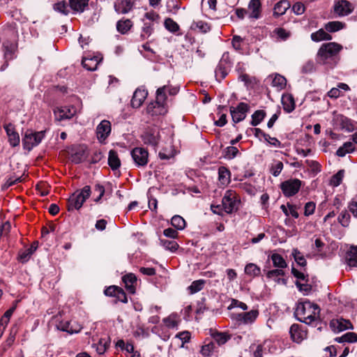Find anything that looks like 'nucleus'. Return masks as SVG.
I'll use <instances>...</instances> for the list:
<instances>
[{"label": "nucleus", "instance_id": "f257e3e1", "mask_svg": "<svg viewBox=\"0 0 357 357\" xmlns=\"http://www.w3.org/2000/svg\"><path fill=\"white\" fill-rule=\"evenodd\" d=\"M319 311L317 305L306 300L298 303L295 314L300 321L310 324L317 319Z\"/></svg>", "mask_w": 357, "mask_h": 357}, {"label": "nucleus", "instance_id": "f03ea898", "mask_svg": "<svg viewBox=\"0 0 357 357\" xmlns=\"http://www.w3.org/2000/svg\"><path fill=\"white\" fill-rule=\"evenodd\" d=\"M342 49V46L336 43H324L318 50L317 61L321 64L328 63L334 60Z\"/></svg>", "mask_w": 357, "mask_h": 357}, {"label": "nucleus", "instance_id": "7ed1b4c3", "mask_svg": "<svg viewBox=\"0 0 357 357\" xmlns=\"http://www.w3.org/2000/svg\"><path fill=\"white\" fill-rule=\"evenodd\" d=\"M90 195L91 188L89 185H85L82 189L76 190L68 200V210H79L86 199L90 197Z\"/></svg>", "mask_w": 357, "mask_h": 357}, {"label": "nucleus", "instance_id": "20e7f679", "mask_svg": "<svg viewBox=\"0 0 357 357\" xmlns=\"http://www.w3.org/2000/svg\"><path fill=\"white\" fill-rule=\"evenodd\" d=\"M167 89H169L167 86H163L157 89L156 100L153 107V109L151 105H149L148 107V112L149 113H151L153 115H161L167 112L165 104L167 98Z\"/></svg>", "mask_w": 357, "mask_h": 357}, {"label": "nucleus", "instance_id": "39448f33", "mask_svg": "<svg viewBox=\"0 0 357 357\" xmlns=\"http://www.w3.org/2000/svg\"><path fill=\"white\" fill-rule=\"evenodd\" d=\"M44 137V131L33 132L32 130H27L24 136V149L31 151L41 142Z\"/></svg>", "mask_w": 357, "mask_h": 357}, {"label": "nucleus", "instance_id": "423d86ee", "mask_svg": "<svg viewBox=\"0 0 357 357\" xmlns=\"http://www.w3.org/2000/svg\"><path fill=\"white\" fill-rule=\"evenodd\" d=\"M222 203L225 212L231 213L234 211L237 210L239 201L234 191L227 190L222 198Z\"/></svg>", "mask_w": 357, "mask_h": 357}, {"label": "nucleus", "instance_id": "0eeeda50", "mask_svg": "<svg viewBox=\"0 0 357 357\" xmlns=\"http://www.w3.org/2000/svg\"><path fill=\"white\" fill-rule=\"evenodd\" d=\"M142 140L146 145L155 147L160 140V132L157 127L148 128L141 136Z\"/></svg>", "mask_w": 357, "mask_h": 357}, {"label": "nucleus", "instance_id": "6e6552de", "mask_svg": "<svg viewBox=\"0 0 357 357\" xmlns=\"http://www.w3.org/2000/svg\"><path fill=\"white\" fill-rule=\"evenodd\" d=\"M301 186V181L298 178H292L281 183V190L286 197H291L296 195Z\"/></svg>", "mask_w": 357, "mask_h": 357}, {"label": "nucleus", "instance_id": "1a4fd4ad", "mask_svg": "<svg viewBox=\"0 0 357 357\" xmlns=\"http://www.w3.org/2000/svg\"><path fill=\"white\" fill-rule=\"evenodd\" d=\"M249 109L250 107L245 102H240L236 107H230L229 111L232 121L236 123L243 121L245 119Z\"/></svg>", "mask_w": 357, "mask_h": 357}, {"label": "nucleus", "instance_id": "9d476101", "mask_svg": "<svg viewBox=\"0 0 357 357\" xmlns=\"http://www.w3.org/2000/svg\"><path fill=\"white\" fill-rule=\"evenodd\" d=\"M131 156L137 167H144L148 162L149 153L144 148L133 149L131 151Z\"/></svg>", "mask_w": 357, "mask_h": 357}, {"label": "nucleus", "instance_id": "9b49d317", "mask_svg": "<svg viewBox=\"0 0 357 357\" xmlns=\"http://www.w3.org/2000/svg\"><path fill=\"white\" fill-rule=\"evenodd\" d=\"M111 123L107 120H102L96 128V135L100 142H104L111 132Z\"/></svg>", "mask_w": 357, "mask_h": 357}, {"label": "nucleus", "instance_id": "f8f14e48", "mask_svg": "<svg viewBox=\"0 0 357 357\" xmlns=\"http://www.w3.org/2000/svg\"><path fill=\"white\" fill-rule=\"evenodd\" d=\"M354 10L352 4L347 0H337L334 5V11L340 16L350 14Z\"/></svg>", "mask_w": 357, "mask_h": 357}, {"label": "nucleus", "instance_id": "ddd939ff", "mask_svg": "<svg viewBox=\"0 0 357 357\" xmlns=\"http://www.w3.org/2000/svg\"><path fill=\"white\" fill-rule=\"evenodd\" d=\"M330 327L334 332H341L347 329H352L353 325L348 319L339 318L333 319L330 322Z\"/></svg>", "mask_w": 357, "mask_h": 357}, {"label": "nucleus", "instance_id": "4468645a", "mask_svg": "<svg viewBox=\"0 0 357 357\" xmlns=\"http://www.w3.org/2000/svg\"><path fill=\"white\" fill-rule=\"evenodd\" d=\"M334 121L336 126H339L341 130L351 132L355 129V126L351 121L343 115H336L334 118Z\"/></svg>", "mask_w": 357, "mask_h": 357}, {"label": "nucleus", "instance_id": "2eb2a0df", "mask_svg": "<svg viewBox=\"0 0 357 357\" xmlns=\"http://www.w3.org/2000/svg\"><path fill=\"white\" fill-rule=\"evenodd\" d=\"M135 1V0H116L114 3L115 11L121 14L128 13L132 9Z\"/></svg>", "mask_w": 357, "mask_h": 357}, {"label": "nucleus", "instance_id": "dca6fc26", "mask_svg": "<svg viewBox=\"0 0 357 357\" xmlns=\"http://www.w3.org/2000/svg\"><path fill=\"white\" fill-rule=\"evenodd\" d=\"M76 112L74 107H63L54 110L55 119L57 121L69 119L72 118Z\"/></svg>", "mask_w": 357, "mask_h": 357}, {"label": "nucleus", "instance_id": "f3484780", "mask_svg": "<svg viewBox=\"0 0 357 357\" xmlns=\"http://www.w3.org/2000/svg\"><path fill=\"white\" fill-rule=\"evenodd\" d=\"M289 333L292 340L297 343L301 342L307 336L306 332L302 328L301 326L296 324L290 327Z\"/></svg>", "mask_w": 357, "mask_h": 357}, {"label": "nucleus", "instance_id": "a211bd4d", "mask_svg": "<svg viewBox=\"0 0 357 357\" xmlns=\"http://www.w3.org/2000/svg\"><path fill=\"white\" fill-rule=\"evenodd\" d=\"M147 95L148 92L145 89L141 88L137 89L131 100L132 107L134 108L139 107L147 97Z\"/></svg>", "mask_w": 357, "mask_h": 357}, {"label": "nucleus", "instance_id": "6ab92c4d", "mask_svg": "<svg viewBox=\"0 0 357 357\" xmlns=\"http://www.w3.org/2000/svg\"><path fill=\"white\" fill-rule=\"evenodd\" d=\"M259 315L257 310H252L248 312L239 313L237 315V320L245 324L253 323Z\"/></svg>", "mask_w": 357, "mask_h": 357}, {"label": "nucleus", "instance_id": "aec40b11", "mask_svg": "<svg viewBox=\"0 0 357 357\" xmlns=\"http://www.w3.org/2000/svg\"><path fill=\"white\" fill-rule=\"evenodd\" d=\"M226 60L224 57L218 63L215 70V77L218 82H220L227 75Z\"/></svg>", "mask_w": 357, "mask_h": 357}, {"label": "nucleus", "instance_id": "412c9836", "mask_svg": "<svg viewBox=\"0 0 357 357\" xmlns=\"http://www.w3.org/2000/svg\"><path fill=\"white\" fill-rule=\"evenodd\" d=\"M345 261L349 267L357 266V245L351 246L345 256Z\"/></svg>", "mask_w": 357, "mask_h": 357}, {"label": "nucleus", "instance_id": "4be33fe9", "mask_svg": "<svg viewBox=\"0 0 357 357\" xmlns=\"http://www.w3.org/2000/svg\"><path fill=\"white\" fill-rule=\"evenodd\" d=\"M290 6V3L288 1L280 0L274 6L273 16L278 17L284 15Z\"/></svg>", "mask_w": 357, "mask_h": 357}, {"label": "nucleus", "instance_id": "5701e85b", "mask_svg": "<svg viewBox=\"0 0 357 357\" xmlns=\"http://www.w3.org/2000/svg\"><path fill=\"white\" fill-rule=\"evenodd\" d=\"M110 344V338H100L98 343H93L92 347L96 349V352L99 355H102L105 353Z\"/></svg>", "mask_w": 357, "mask_h": 357}, {"label": "nucleus", "instance_id": "b1692460", "mask_svg": "<svg viewBox=\"0 0 357 357\" xmlns=\"http://www.w3.org/2000/svg\"><path fill=\"white\" fill-rule=\"evenodd\" d=\"M89 0H69L70 8L75 12L83 13L89 6Z\"/></svg>", "mask_w": 357, "mask_h": 357}, {"label": "nucleus", "instance_id": "393cba45", "mask_svg": "<svg viewBox=\"0 0 357 357\" xmlns=\"http://www.w3.org/2000/svg\"><path fill=\"white\" fill-rule=\"evenodd\" d=\"M248 10L250 11V17L258 19L261 13L260 0H251L248 6Z\"/></svg>", "mask_w": 357, "mask_h": 357}, {"label": "nucleus", "instance_id": "a878e982", "mask_svg": "<svg viewBox=\"0 0 357 357\" xmlns=\"http://www.w3.org/2000/svg\"><path fill=\"white\" fill-rule=\"evenodd\" d=\"M282 103L284 111L288 113L291 112L295 109L294 99V97L290 94L282 96Z\"/></svg>", "mask_w": 357, "mask_h": 357}, {"label": "nucleus", "instance_id": "bb28decb", "mask_svg": "<svg viewBox=\"0 0 357 357\" xmlns=\"http://www.w3.org/2000/svg\"><path fill=\"white\" fill-rule=\"evenodd\" d=\"M100 61V59L98 56H93L92 58L84 57L82 64L84 68L89 70H95Z\"/></svg>", "mask_w": 357, "mask_h": 357}, {"label": "nucleus", "instance_id": "cd10ccee", "mask_svg": "<svg viewBox=\"0 0 357 357\" xmlns=\"http://www.w3.org/2000/svg\"><path fill=\"white\" fill-rule=\"evenodd\" d=\"M123 282L125 283L126 287L131 293L135 292V284L137 283V278L133 273L126 274L123 277Z\"/></svg>", "mask_w": 357, "mask_h": 357}, {"label": "nucleus", "instance_id": "c85d7f7f", "mask_svg": "<svg viewBox=\"0 0 357 357\" xmlns=\"http://www.w3.org/2000/svg\"><path fill=\"white\" fill-rule=\"evenodd\" d=\"M108 165L113 170L117 169L121 166V161L118 154L114 150H110L109 152Z\"/></svg>", "mask_w": 357, "mask_h": 357}, {"label": "nucleus", "instance_id": "c756f323", "mask_svg": "<svg viewBox=\"0 0 357 357\" xmlns=\"http://www.w3.org/2000/svg\"><path fill=\"white\" fill-rule=\"evenodd\" d=\"M56 328L59 331L67 332L70 334L74 333H77L79 332L81 329V328L79 326L77 328H74L73 327L72 324L69 321H61L56 325Z\"/></svg>", "mask_w": 357, "mask_h": 357}, {"label": "nucleus", "instance_id": "7c9ffc66", "mask_svg": "<svg viewBox=\"0 0 357 357\" xmlns=\"http://www.w3.org/2000/svg\"><path fill=\"white\" fill-rule=\"evenodd\" d=\"M355 150V145L353 142H345L340 146L336 152L337 155L339 157H344L347 153L353 152Z\"/></svg>", "mask_w": 357, "mask_h": 357}, {"label": "nucleus", "instance_id": "2f4dec72", "mask_svg": "<svg viewBox=\"0 0 357 357\" xmlns=\"http://www.w3.org/2000/svg\"><path fill=\"white\" fill-rule=\"evenodd\" d=\"M271 259L275 267L282 269L287 266V264L282 255L278 253H273L271 255Z\"/></svg>", "mask_w": 357, "mask_h": 357}, {"label": "nucleus", "instance_id": "473e14b6", "mask_svg": "<svg viewBox=\"0 0 357 357\" xmlns=\"http://www.w3.org/2000/svg\"><path fill=\"white\" fill-rule=\"evenodd\" d=\"M311 39L315 42H319L324 40H330L332 39V36L326 32L324 29H321L311 34Z\"/></svg>", "mask_w": 357, "mask_h": 357}, {"label": "nucleus", "instance_id": "72a5a7b5", "mask_svg": "<svg viewBox=\"0 0 357 357\" xmlns=\"http://www.w3.org/2000/svg\"><path fill=\"white\" fill-rule=\"evenodd\" d=\"M4 56L6 61L11 60L14 58L16 50V45L9 43H3Z\"/></svg>", "mask_w": 357, "mask_h": 357}, {"label": "nucleus", "instance_id": "f704fd0d", "mask_svg": "<svg viewBox=\"0 0 357 357\" xmlns=\"http://www.w3.org/2000/svg\"><path fill=\"white\" fill-rule=\"evenodd\" d=\"M335 341L337 342H349L354 343L357 342V334L352 332H349L341 337H336Z\"/></svg>", "mask_w": 357, "mask_h": 357}, {"label": "nucleus", "instance_id": "c9c22d12", "mask_svg": "<svg viewBox=\"0 0 357 357\" xmlns=\"http://www.w3.org/2000/svg\"><path fill=\"white\" fill-rule=\"evenodd\" d=\"M213 340L219 345L225 344L229 339L230 336L226 333L215 332L212 334Z\"/></svg>", "mask_w": 357, "mask_h": 357}, {"label": "nucleus", "instance_id": "e433bc0d", "mask_svg": "<svg viewBox=\"0 0 357 357\" xmlns=\"http://www.w3.org/2000/svg\"><path fill=\"white\" fill-rule=\"evenodd\" d=\"M132 26L130 20H119L116 24V29L122 34L126 33Z\"/></svg>", "mask_w": 357, "mask_h": 357}, {"label": "nucleus", "instance_id": "4c0bfd02", "mask_svg": "<svg viewBox=\"0 0 357 357\" xmlns=\"http://www.w3.org/2000/svg\"><path fill=\"white\" fill-rule=\"evenodd\" d=\"M153 22H144L140 34L142 40L148 38L153 32Z\"/></svg>", "mask_w": 357, "mask_h": 357}, {"label": "nucleus", "instance_id": "58836bf2", "mask_svg": "<svg viewBox=\"0 0 357 357\" xmlns=\"http://www.w3.org/2000/svg\"><path fill=\"white\" fill-rule=\"evenodd\" d=\"M266 116V112L264 110H257L252 115V121L250 124L252 126L259 125Z\"/></svg>", "mask_w": 357, "mask_h": 357}, {"label": "nucleus", "instance_id": "ea45409f", "mask_svg": "<svg viewBox=\"0 0 357 357\" xmlns=\"http://www.w3.org/2000/svg\"><path fill=\"white\" fill-rule=\"evenodd\" d=\"M344 26V24L338 21L329 22L325 25V29L329 32H335L341 30Z\"/></svg>", "mask_w": 357, "mask_h": 357}, {"label": "nucleus", "instance_id": "a19ab883", "mask_svg": "<svg viewBox=\"0 0 357 357\" xmlns=\"http://www.w3.org/2000/svg\"><path fill=\"white\" fill-rule=\"evenodd\" d=\"M219 181L222 183H228L230 179V172L225 167H220L218 169Z\"/></svg>", "mask_w": 357, "mask_h": 357}, {"label": "nucleus", "instance_id": "79ce46f5", "mask_svg": "<svg viewBox=\"0 0 357 357\" xmlns=\"http://www.w3.org/2000/svg\"><path fill=\"white\" fill-rule=\"evenodd\" d=\"M172 225L177 229L182 230L185 227V220L180 215H174L171 220Z\"/></svg>", "mask_w": 357, "mask_h": 357}, {"label": "nucleus", "instance_id": "37998d69", "mask_svg": "<svg viewBox=\"0 0 357 357\" xmlns=\"http://www.w3.org/2000/svg\"><path fill=\"white\" fill-rule=\"evenodd\" d=\"M245 273L251 276H258L261 273V269L255 264H248L245 267Z\"/></svg>", "mask_w": 357, "mask_h": 357}, {"label": "nucleus", "instance_id": "c03bdc74", "mask_svg": "<svg viewBox=\"0 0 357 357\" xmlns=\"http://www.w3.org/2000/svg\"><path fill=\"white\" fill-rule=\"evenodd\" d=\"M273 33L277 36L278 39H280L282 40H286L291 36L290 31H288L281 27L275 29L273 31Z\"/></svg>", "mask_w": 357, "mask_h": 357}, {"label": "nucleus", "instance_id": "a18cd8bd", "mask_svg": "<svg viewBox=\"0 0 357 357\" xmlns=\"http://www.w3.org/2000/svg\"><path fill=\"white\" fill-rule=\"evenodd\" d=\"M160 243L167 250L174 252L178 248V243L174 240L160 239Z\"/></svg>", "mask_w": 357, "mask_h": 357}, {"label": "nucleus", "instance_id": "49530a36", "mask_svg": "<svg viewBox=\"0 0 357 357\" xmlns=\"http://www.w3.org/2000/svg\"><path fill=\"white\" fill-rule=\"evenodd\" d=\"M54 10L61 13L65 15L69 13V9L68 5L65 1H59L54 5Z\"/></svg>", "mask_w": 357, "mask_h": 357}, {"label": "nucleus", "instance_id": "de8ad7c7", "mask_svg": "<svg viewBox=\"0 0 357 357\" xmlns=\"http://www.w3.org/2000/svg\"><path fill=\"white\" fill-rule=\"evenodd\" d=\"M287 80L284 76L280 75H275L272 80V84L273 86H277L280 89L284 88L286 86Z\"/></svg>", "mask_w": 357, "mask_h": 357}, {"label": "nucleus", "instance_id": "09e8293b", "mask_svg": "<svg viewBox=\"0 0 357 357\" xmlns=\"http://www.w3.org/2000/svg\"><path fill=\"white\" fill-rule=\"evenodd\" d=\"M191 27L194 29H197L199 31L202 33H207L210 30V26H208V24L203 21L193 22Z\"/></svg>", "mask_w": 357, "mask_h": 357}, {"label": "nucleus", "instance_id": "8fccbe9b", "mask_svg": "<svg viewBox=\"0 0 357 357\" xmlns=\"http://www.w3.org/2000/svg\"><path fill=\"white\" fill-rule=\"evenodd\" d=\"M343 176L344 170H340L331 177L330 184L334 187L338 186L341 183Z\"/></svg>", "mask_w": 357, "mask_h": 357}, {"label": "nucleus", "instance_id": "3c124183", "mask_svg": "<svg viewBox=\"0 0 357 357\" xmlns=\"http://www.w3.org/2000/svg\"><path fill=\"white\" fill-rule=\"evenodd\" d=\"M204 281L202 280H195L192 282L189 287V289L191 294H195L202 290L204 287Z\"/></svg>", "mask_w": 357, "mask_h": 357}, {"label": "nucleus", "instance_id": "603ef678", "mask_svg": "<svg viewBox=\"0 0 357 357\" xmlns=\"http://www.w3.org/2000/svg\"><path fill=\"white\" fill-rule=\"evenodd\" d=\"M165 28L171 32L175 33L179 29L178 24L171 18H167L165 21Z\"/></svg>", "mask_w": 357, "mask_h": 357}, {"label": "nucleus", "instance_id": "864d4df0", "mask_svg": "<svg viewBox=\"0 0 357 357\" xmlns=\"http://www.w3.org/2000/svg\"><path fill=\"white\" fill-rule=\"evenodd\" d=\"M292 255L294 257L295 261L297 264L301 266H305L307 264V261L305 257L301 255V253L297 250L294 249L292 252Z\"/></svg>", "mask_w": 357, "mask_h": 357}, {"label": "nucleus", "instance_id": "5fc2aeb1", "mask_svg": "<svg viewBox=\"0 0 357 357\" xmlns=\"http://www.w3.org/2000/svg\"><path fill=\"white\" fill-rule=\"evenodd\" d=\"M266 275L268 278L274 279L275 280L279 276L284 275V272L282 269L275 268L271 271H268Z\"/></svg>", "mask_w": 357, "mask_h": 357}, {"label": "nucleus", "instance_id": "6e6d98bb", "mask_svg": "<svg viewBox=\"0 0 357 357\" xmlns=\"http://www.w3.org/2000/svg\"><path fill=\"white\" fill-rule=\"evenodd\" d=\"M349 219L350 215L347 211H342L338 216V221L343 227L349 225Z\"/></svg>", "mask_w": 357, "mask_h": 357}, {"label": "nucleus", "instance_id": "4d7b16f0", "mask_svg": "<svg viewBox=\"0 0 357 357\" xmlns=\"http://www.w3.org/2000/svg\"><path fill=\"white\" fill-rule=\"evenodd\" d=\"M38 245V241H33L30 248L24 250V261L27 260L30 257V256L36 250Z\"/></svg>", "mask_w": 357, "mask_h": 357}, {"label": "nucleus", "instance_id": "13d9d810", "mask_svg": "<svg viewBox=\"0 0 357 357\" xmlns=\"http://www.w3.org/2000/svg\"><path fill=\"white\" fill-rule=\"evenodd\" d=\"M215 349V344L210 342L202 347L201 353L204 356H209Z\"/></svg>", "mask_w": 357, "mask_h": 357}, {"label": "nucleus", "instance_id": "bf43d9fd", "mask_svg": "<svg viewBox=\"0 0 357 357\" xmlns=\"http://www.w3.org/2000/svg\"><path fill=\"white\" fill-rule=\"evenodd\" d=\"M238 153V150L236 147L231 146L226 149L225 158L228 159L234 158Z\"/></svg>", "mask_w": 357, "mask_h": 357}, {"label": "nucleus", "instance_id": "052dcab7", "mask_svg": "<svg viewBox=\"0 0 357 357\" xmlns=\"http://www.w3.org/2000/svg\"><path fill=\"white\" fill-rule=\"evenodd\" d=\"M283 169V163L278 161L271 167V172L274 176H278Z\"/></svg>", "mask_w": 357, "mask_h": 357}, {"label": "nucleus", "instance_id": "680f3d73", "mask_svg": "<svg viewBox=\"0 0 357 357\" xmlns=\"http://www.w3.org/2000/svg\"><path fill=\"white\" fill-rule=\"evenodd\" d=\"M296 286L298 289L299 291L304 292L305 294H308L312 289V287L310 284L307 283H301L299 281H296L295 283Z\"/></svg>", "mask_w": 357, "mask_h": 357}, {"label": "nucleus", "instance_id": "e2e57ef3", "mask_svg": "<svg viewBox=\"0 0 357 357\" xmlns=\"http://www.w3.org/2000/svg\"><path fill=\"white\" fill-rule=\"evenodd\" d=\"M264 138L267 142H268L272 146L278 148L281 147L282 144L277 138L272 137L268 134H264Z\"/></svg>", "mask_w": 357, "mask_h": 357}, {"label": "nucleus", "instance_id": "0e129e2a", "mask_svg": "<svg viewBox=\"0 0 357 357\" xmlns=\"http://www.w3.org/2000/svg\"><path fill=\"white\" fill-rule=\"evenodd\" d=\"M234 307H240L243 310H246L248 309V305L245 303L241 302L238 300L232 299L231 304L228 307V309L231 310Z\"/></svg>", "mask_w": 357, "mask_h": 357}, {"label": "nucleus", "instance_id": "69168bd1", "mask_svg": "<svg viewBox=\"0 0 357 357\" xmlns=\"http://www.w3.org/2000/svg\"><path fill=\"white\" fill-rule=\"evenodd\" d=\"M315 207H316V205L312 202H309L306 203L305 205V211H304L305 215L309 216V215L313 214L314 212V210H315Z\"/></svg>", "mask_w": 357, "mask_h": 357}, {"label": "nucleus", "instance_id": "338daca9", "mask_svg": "<svg viewBox=\"0 0 357 357\" xmlns=\"http://www.w3.org/2000/svg\"><path fill=\"white\" fill-rule=\"evenodd\" d=\"M292 10L296 15H301L305 11V6L301 2H296L293 5Z\"/></svg>", "mask_w": 357, "mask_h": 357}, {"label": "nucleus", "instance_id": "774afa93", "mask_svg": "<svg viewBox=\"0 0 357 357\" xmlns=\"http://www.w3.org/2000/svg\"><path fill=\"white\" fill-rule=\"evenodd\" d=\"M84 151H77L75 152L74 154L71 156V160L75 164L80 163L84 160Z\"/></svg>", "mask_w": 357, "mask_h": 357}]
</instances>
